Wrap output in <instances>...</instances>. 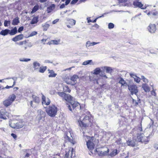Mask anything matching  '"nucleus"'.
<instances>
[{"label": "nucleus", "instance_id": "f257e3e1", "mask_svg": "<svg viewBox=\"0 0 158 158\" xmlns=\"http://www.w3.org/2000/svg\"><path fill=\"white\" fill-rule=\"evenodd\" d=\"M151 120L150 123L143 131L141 124L133 130V135L137 141L146 144L148 142L149 139L154 135L156 129L153 126V121L152 119Z\"/></svg>", "mask_w": 158, "mask_h": 158}, {"label": "nucleus", "instance_id": "f03ea898", "mask_svg": "<svg viewBox=\"0 0 158 158\" xmlns=\"http://www.w3.org/2000/svg\"><path fill=\"white\" fill-rule=\"evenodd\" d=\"M86 114L84 113L83 115H85L83 119L81 120V117L80 120L78 121L79 124L81 127L83 128H86L89 126H91L92 120L91 119V116L89 112L86 110Z\"/></svg>", "mask_w": 158, "mask_h": 158}, {"label": "nucleus", "instance_id": "7ed1b4c3", "mask_svg": "<svg viewBox=\"0 0 158 158\" xmlns=\"http://www.w3.org/2000/svg\"><path fill=\"white\" fill-rule=\"evenodd\" d=\"M88 140L86 141L87 147L90 151L89 155H91L93 154L92 151L94 149L95 145L97 143V140L94 137H88Z\"/></svg>", "mask_w": 158, "mask_h": 158}, {"label": "nucleus", "instance_id": "20e7f679", "mask_svg": "<svg viewBox=\"0 0 158 158\" xmlns=\"http://www.w3.org/2000/svg\"><path fill=\"white\" fill-rule=\"evenodd\" d=\"M57 111V108L55 106H49L46 109L48 114L50 117H54L56 116Z\"/></svg>", "mask_w": 158, "mask_h": 158}, {"label": "nucleus", "instance_id": "39448f33", "mask_svg": "<svg viewBox=\"0 0 158 158\" xmlns=\"http://www.w3.org/2000/svg\"><path fill=\"white\" fill-rule=\"evenodd\" d=\"M94 152L99 156H102L107 155L108 153L109 149L107 148L104 147L97 148L94 150Z\"/></svg>", "mask_w": 158, "mask_h": 158}, {"label": "nucleus", "instance_id": "423d86ee", "mask_svg": "<svg viewBox=\"0 0 158 158\" xmlns=\"http://www.w3.org/2000/svg\"><path fill=\"white\" fill-rule=\"evenodd\" d=\"M128 89L131 92V95L134 94L137 96L138 89L137 86L135 84L129 85H128ZM138 97V96H137Z\"/></svg>", "mask_w": 158, "mask_h": 158}, {"label": "nucleus", "instance_id": "0eeeda50", "mask_svg": "<svg viewBox=\"0 0 158 158\" xmlns=\"http://www.w3.org/2000/svg\"><path fill=\"white\" fill-rule=\"evenodd\" d=\"M78 78V77L76 75H74L70 78L71 81H65V82L68 84L73 85L76 84L77 81V80Z\"/></svg>", "mask_w": 158, "mask_h": 158}, {"label": "nucleus", "instance_id": "6e6552de", "mask_svg": "<svg viewBox=\"0 0 158 158\" xmlns=\"http://www.w3.org/2000/svg\"><path fill=\"white\" fill-rule=\"evenodd\" d=\"M38 113L37 118L39 120H44L45 116L46 113L41 109L38 110Z\"/></svg>", "mask_w": 158, "mask_h": 158}, {"label": "nucleus", "instance_id": "1a4fd4ad", "mask_svg": "<svg viewBox=\"0 0 158 158\" xmlns=\"http://www.w3.org/2000/svg\"><path fill=\"white\" fill-rule=\"evenodd\" d=\"M20 123H15L13 122H11V123H10L9 126L12 128H21L22 127L24 124H22L21 125L20 124Z\"/></svg>", "mask_w": 158, "mask_h": 158}, {"label": "nucleus", "instance_id": "9d476101", "mask_svg": "<svg viewBox=\"0 0 158 158\" xmlns=\"http://www.w3.org/2000/svg\"><path fill=\"white\" fill-rule=\"evenodd\" d=\"M147 28L148 31L151 33H155L156 31V27L155 24H150Z\"/></svg>", "mask_w": 158, "mask_h": 158}, {"label": "nucleus", "instance_id": "9b49d317", "mask_svg": "<svg viewBox=\"0 0 158 158\" xmlns=\"http://www.w3.org/2000/svg\"><path fill=\"white\" fill-rule=\"evenodd\" d=\"M138 1L139 0H136L134 1L133 2V5L135 7H138L141 9L143 10L146 9L147 7L145 6L143 7V5L141 2H139Z\"/></svg>", "mask_w": 158, "mask_h": 158}, {"label": "nucleus", "instance_id": "f8f14e48", "mask_svg": "<svg viewBox=\"0 0 158 158\" xmlns=\"http://www.w3.org/2000/svg\"><path fill=\"white\" fill-rule=\"evenodd\" d=\"M32 98L33 99L32 101H30V105L32 106L33 107V102H34L36 104H38L40 102V98H39L34 95H32Z\"/></svg>", "mask_w": 158, "mask_h": 158}, {"label": "nucleus", "instance_id": "ddd939ff", "mask_svg": "<svg viewBox=\"0 0 158 158\" xmlns=\"http://www.w3.org/2000/svg\"><path fill=\"white\" fill-rule=\"evenodd\" d=\"M72 108H73V110L76 109V110L77 109L80 110L81 108V106L80 104L77 102H74L73 101H72V103H70Z\"/></svg>", "mask_w": 158, "mask_h": 158}, {"label": "nucleus", "instance_id": "4468645a", "mask_svg": "<svg viewBox=\"0 0 158 158\" xmlns=\"http://www.w3.org/2000/svg\"><path fill=\"white\" fill-rule=\"evenodd\" d=\"M42 94V104L46 105H48L50 103V101L49 98H46L45 96L43 94Z\"/></svg>", "mask_w": 158, "mask_h": 158}, {"label": "nucleus", "instance_id": "2eb2a0df", "mask_svg": "<svg viewBox=\"0 0 158 158\" xmlns=\"http://www.w3.org/2000/svg\"><path fill=\"white\" fill-rule=\"evenodd\" d=\"M23 38V35L22 34H21L15 36V37L13 38L12 40L13 41L16 42L22 40Z\"/></svg>", "mask_w": 158, "mask_h": 158}, {"label": "nucleus", "instance_id": "dca6fc26", "mask_svg": "<svg viewBox=\"0 0 158 158\" xmlns=\"http://www.w3.org/2000/svg\"><path fill=\"white\" fill-rule=\"evenodd\" d=\"M66 101L68 102L72 103L73 100V98L69 94H67L65 95L64 98Z\"/></svg>", "mask_w": 158, "mask_h": 158}, {"label": "nucleus", "instance_id": "f3484780", "mask_svg": "<svg viewBox=\"0 0 158 158\" xmlns=\"http://www.w3.org/2000/svg\"><path fill=\"white\" fill-rule=\"evenodd\" d=\"M73 150L66 152L64 158H73Z\"/></svg>", "mask_w": 158, "mask_h": 158}, {"label": "nucleus", "instance_id": "a211bd4d", "mask_svg": "<svg viewBox=\"0 0 158 158\" xmlns=\"http://www.w3.org/2000/svg\"><path fill=\"white\" fill-rule=\"evenodd\" d=\"M10 30L8 29H5L2 30L0 32V35L5 36L9 34Z\"/></svg>", "mask_w": 158, "mask_h": 158}, {"label": "nucleus", "instance_id": "6ab92c4d", "mask_svg": "<svg viewBox=\"0 0 158 158\" xmlns=\"http://www.w3.org/2000/svg\"><path fill=\"white\" fill-rule=\"evenodd\" d=\"M17 28L16 27H15L11 30H10L9 34L10 35H14L17 33Z\"/></svg>", "mask_w": 158, "mask_h": 158}, {"label": "nucleus", "instance_id": "aec40b11", "mask_svg": "<svg viewBox=\"0 0 158 158\" xmlns=\"http://www.w3.org/2000/svg\"><path fill=\"white\" fill-rule=\"evenodd\" d=\"M12 102L10 101V100L8 98L3 102V104L4 106L6 107L10 106Z\"/></svg>", "mask_w": 158, "mask_h": 158}, {"label": "nucleus", "instance_id": "412c9836", "mask_svg": "<svg viewBox=\"0 0 158 158\" xmlns=\"http://www.w3.org/2000/svg\"><path fill=\"white\" fill-rule=\"evenodd\" d=\"M55 5L54 4H52L47 8V11L48 13L51 12L55 8Z\"/></svg>", "mask_w": 158, "mask_h": 158}, {"label": "nucleus", "instance_id": "4be33fe9", "mask_svg": "<svg viewBox=\"0 0 158 158\" xmlns=\"http://www.w3.org/2000/svg\"><path fill=\"white\" fill-rule=\"evenodd\" d=\"M6 111L5 110H1L0 111V118L4 119H6V117L5 116L6 114Z\"/></svg>", "mask_w": 158, "mask_h": 158}, {"label": "nucleus", "instance_id": "5701e85b", "mask_svg": "<svg viewBox=\"0 0 158 158\" xmlns=\"http://www.w3.org/2000/svg\"><path fill=\"white\" fill-rule=\"evenodd\" d=\"M99 42H93L91 43L90 41H88L86 43L85 46L86 48H88L90 46H94L96 44H99Z\"/></svg>", "mask_w": 158, "mask_h": 158}, {"label": "nucleus", "instance_id": "b1692460", "mask_svg": "<svg viewBox=\"0 0 158 158\" xmlns=\"http://www.w3.org/2000/svg\"><path fill=\"white\" fill-rule=\"evenodd\" d=\"M48 71L49 72L48 73H49L48 75L49 77H54L57 75V74L55 73L54 72L53 70H50L48 69Z\"/></svg>", "mask_w": 158, "mask_h": 158}, {"label": "nucleus", "instance_id": "393cba45", "mask_svg": "<svg viewBox=\"0 0 158 158\" xmlns=\"http://www.w3.org/2000/svg\"><path fill=\"white\" fill-rule=\"evenodd\" d=\"M40 64L37 61H35L33 63V67L35 70H36L39 69Z\"/></svg>", "mask_w": 158, "mask_h": 158}, {"label": "nucleus", "instance_id": "a878e982", "mask_svg": "<svg viewBox=\"0 0 158 158\" xmlns=\"http://www.w3.org/2000/svg\"><path fill=\"white\" fill-rule=\"evenodd\" d=\"M82 64L84 65H94V63L93 61L92 60H86L84 61L83 63Z\"/></svg>", "mask_w": 158, "mask_h": 158}, {"label": "nucleus", "instance_id": "bb28decb", "mask_svg": "<svg viewBox=\"0 0 158 158\" xmlns=\"http://www.w3.org/2000/svg\"><path fill=\"white\" fill-rule=\"evenodd\" d=\"M142 88L146 92H149L150 91V89L149 86L146 84H142Z\"/></svg>", "mask_w": 158, "mask_h": 158}, {"label": "nucleus", "instance_id": "cd10ccee", "mask_svg": "<svg viewBox=\"0 0 158 158\" xmlns=\"http://www.w3.org/2000/svg\"><path fill=\"white\" fill-rule=\"evenodd\" d=\"M19 18L18 17H16L14 19L12 22V24L14 25H16L19 23Z\"/></svg>", "mask_w": 158, "mask_h": 158}, {"label": "nucleus", "instance_id": "c85d7f7f", "mask_svg": "<svg viewBox=\"0 0 158 158\" xmlns=\"http://www.w3.org/2000/svg\"><path fill=\"white\" fill-rule=\"evenodd\" d=\"M119 83L121 84V86H126L127 85V84L126 81L122 77L120 78V80L119 81Z\"/></svg>", "mask_w": 158, "mask_h": 158}, {"label": "nucleus", "instance_id": "c756f323", "mask_svg": "<svg viewBox=\"0 0 158 158\" xmlns=\"http://www.w3.org/2000/svg\"><path fill=\"white\" fill-rule=\"evenodd\" d=\"M60 42V40H52L50 42H48V44L49 45H51V44L58 45L59 44Z\"/></svg>", "mask_w": 158, "mask_h": 158}, {"label": "nucleus", "instance_id": "7c9ffc66", "mask_svg": "<svg viewBox=\"0 0 158 158\" xmlns=\"http://www.w3.org/2000/svg\"><path fill=\"white\" fill-rule=\"evenodd\" d=\"M104 69L106 70V72L107 73H111L112 72L113 69L110 67L104 66Z\"/></svg>", "mask_w": 158, "mask_h": 158}, {"label": "nucleus", "instance_id": "2f4dec72", "mask_svg": "<svg viewBox=\"0 0 158 158\" xmlns=\"http://www.w3.org/2000/svg\"><path fill=\"white\" fill-rule=\"evenodd\" d=\"M127 145L131 147H134L135 145V143L133 140H128L127 141Z\"/></svg>", "mask_w": 158, "mask_h": 158}, {"label": "nucleus", "instance_id": "473e14b6", "mask_svg": "<svg viewBox=\"0 0 158 158\" xmlns=\"http://www.w3.org/2000/svg\"><path fill=\"white\" fill-rule=\"evenodd\" d=\"M63 91L64 92L70 93L71 90L69 89V87L66 85L63 86Z\"/></svg>", "mask_w": 158, "mask_h": 158}, {"label": "nucleus", "instance_id": "72a5a7b5", "mask_svg": "<svg viewBox=\"0 0 158 158\" xmlns=\"http://www.w3.org/2000/svg\"><path fill=\"white\" fill-rule=\"evenodd\" d=\"M38 18L37 17H34L31 22V24H33L37 23L38 21Z\"/></svg>", "mask_w": 158, "mask_h": 158}, {"label": "nucleus", "instance_id": "f704fd0d", "mask_svg": "<svg viewBox=\"0 0 158 158\" xmlns=\"http://www.w3.org/2000/svg\"><path fill=\"white\" fill-rule=\"evenodd\" d=\"M67 21L69 22V23L72 26H74L76 24V21L74 19H67Z\"/></svg>", "mask_w": 158, "mask_h": 158}, {"label": "nucleus", "instance_id": "c9c22d12", "mask_svg": "<svg viewBox=\"0 0 158 158\" xmlns=\"http://www.w3.org/2000/svg\"><path fill=\"white\" fill-rule=\"evenodd\" d=\"M16 96L14 94H12L10 95L8 98L10 100V101L12 103L16 99Z\"/></svg>", "mask_w": 158, "mask_h": 158}, {"label": "nucleus", "instance_id": "e433bc0d", "mask_svg": "<svg viewBox=\"0 0 158 158\" xmlns=\"http://www.w3.org/2000/svg\"><path fill=\"white\" fill-rule=\"evenodd\" d=\"M50 25L48 24L45 23L44 24L42 25V27L44 31H46L48 28H49Z\"/></svg>", "mask_w": 158, "mask_h": 158}, {"label": "nucleus", "instance_id": "4c0bfd02", "mask_svg": "<svg viewBox=\"0 0 158 158\" xmlns=\"http://www.w3.org/2000/svg\"><path fill=\"white\" fill-rule=\"evenodd\" d=\"M118 153V152L117 150L115 149L110 153V155L111 157H113L117 154Z\"/></svg>", "mask_w": 158, "mask_h": 158}, {"label": "nucleus", "instance_id": "58836bf2", "mask_svg": "<svg viewBox=\"0 0 158 158\" xmlns=\"http://www.w3.org/2000/svg\"><path fill=\"white\" fill-rule=\"evenodd\" d=\"M101 69L99 68H97L94 70V74L95 75H98L101 72Z\"/></svg>", "mask_w": 158, "mask_h": 158}, {"label": "nucleus", "instance_id": "ea45409f", "mask_svg": "<svg viewBox=\"0 0 158 158\" xmlns=\"http://www.w3.org/2000/svg\"><path fill=\"white\" fill-rule=\"evenodd\" d=\"M47 68L46 66H41L40 67L39 71L40 73H43L46 70Z\"/></svg>", "mask_w": 158, "mask_h": 158}, {"label": "nucleus", "instance_id": "a19ab883", "mask_svg": "<svg viewBox=\"0 0 158 158\" xmlns=\"http://www.w3.org/2000/svg\"><path fill=\"white\" fill-rule=\"evenodd\" d=\"M39 6L38 5H35L32 9L31 11V13H33L39 9Z\"/></svg>", "mask_w": 158, "mask_h": 158}, {"label": "nucleus", "instance_id": "79ce46f5", "mask_svg": "<svg viewBox=\"0 0 158 158\" xmlns=\"http://www.w3.org/2000/svg\"><path fill=\"white\" fill-rule=\"evenodd\" d=\"M20 61L21 62H28L31 60V59L29 58H20L19 59Z\"/></svg>", "mask_w": 158, "mask_h": 158}, {"label": "nucleus", "instance_id": "37998d69", "mask_svg": "<svg viewBox=\"0 0 158 158\" xmlns=\"http://www.w3.org/2000/svg\"><path fill=\"white\" fill-rule=\"evenodd\" d=\"M58 94L60 96L63 97L64 98L65 97V95H66L67 94H65L64 92H58Z\"/></svg>", "mask_w": 158, "mask_h": 158}, {"label": "nucleus", "instance_id": "c03bdc74", "mask_svg": "<svg viewBox=\"0 0 158 158\" xmlns=\"http://www.w3.org/2000/svg\"><path fill=\"white\" fill-rule=\"evenodd\" d=\"M26 41L25 40L22 41H20L19 42H17L16 43V44L19 45H22L23 44H26Z\"/></svg>", "mask_w": 158, "mask_h": 158}, {"label": "nucleus", "instance_id": "a18cd8bd", "mask_svg": "<svg viewBox=\"0 0 158 158\" xmlns=\"http://www.w3.org/2000/svg\"><path fill=\"white\" fill-rule=\"evenodd\" d=\"M114 25L112 23H109L108 25V28L109 29H111L114 28Z\"/></svg>", "mask_w": 158, "mask_h": 158}, {"label": "nucleus", "instance_id": "49530a36", "mask_svg": "<svg viewBox=\"0 0 158 158\" xmlns=\"http://www.w3.org/2000/svg\"><path fill=\"white\" fill-rule=\"evenodd\" d=\"M10 21L5 20L4 22V25L5 27H7L8 24L10 25Z\"/></svg>", "mask_w": 158, "mask_h": 158}, {"label": "nucleus", "instance_id": "de8ad7c7", "mask_svg": "<svg viewBox=\"0 0 158 158\" xmlns=\"http://www.w3.org/2000/svg\"><path fill=\"white\" fill-rule=\"evenodd\" d=\"M141 79L143 80L144 82L146 83L148 82V80L143 76H141Z\"/></svg>", "mask_w": 158, "mask_h": 158}, {"label": "nucleus", "instance_id": "09e8293b", "mask_svg": "<svg viewBox=\"0 0 158 158\" xmlns=\"http://www.w3.org/2000/svg\"><path fill=\"white\" fill-rule=\"evenodd\" d=\"M117 143L118 144H121L122 146H125V143H122V141L121 139H118L116 141Z\"/></svg>", "mask_w": 158, "mask_h": 158}, {"label": "nucleus", "instance_id": "8fccbe9b", "mask_svg": "<svg viewBox=\"0 0 158 158\" xmlns=\"http://www.w3.org/2000/svg\"><path fill=\"white\" fill-rule=\"evenodd\" d=\"M140 78L137 76L134 79V81L138 83L140 82Z\"/></svg>", "mask_w": 158, "mask_h": 158}, {"label": "nucleus", "instance_id": "3c124183", "mask_svg": "<svg viewBox=\"0 0 158 158\" xmlns=\"http://www.w3.org/2000/svg\"><path fill=\"white\" fill-rule=\"evenodd\" d=\"M37 32L36 31H33L30 35L29 36L32 37L37 34Z\"/></svg>", "mask_w": 158, "mask_h": 158}, {"label": "nucleus", "instance_id": "603ef678", "mask_svg": "<svg viewBox=\"0 0 158 158\" xmlns=\"http://www.w3.org/2000/svg\"><path fill=\"white\" fill-rule=\"evenodd\" d=\"M130 75L131 77H133L134 79L137 77L136 75L135 74L132 73H130Z\"/></svg>", "mask_w": 158, "mask_h": 158}, {"label": "nucleus", "instance_id": "864d4df0", "mask_svg": "<svg viewBox=\"0 0 158 158\" xmlns=\"http://www.w3.org/2000/svg\"><path fill=\"white\" fill-rule=\"evenodd\" d=\"M23 26L21 27H19L18 30V31L19 33H21V31H22L23 29Z\"/></svg>", "mask_w": 158, "mask_h": 158}, {"label": "nucleus", "instance_id": "5fc2aeb1", "mask_svg": "<svg viewBox=\"0 0 158 158\" xmlns=\"http://www.w3.org/2000/svg\"><path fill=\"white\" fill-rule=\"evenodd\" d=\"M12 79L14 80V81H17V77H9V78H6V79Z\"/></svg>", "mask_w": 158, "mask_h": 158}, {"label": "nucleus", "instance_id": "6e6d98bb", "mask_svg": "<svg viewBox=\"0 0 158 158\" xmlns=\"http://www.w3.org/2000/svg\"><path fill=\"white\" fill-rule=\"evenodd\" d=\"M133 104L135 106H137L138 105V102L136 100L133 99Z\"/></svg>", "mask_w": 158, "mask_h": 158}, {"label": "nucleus", "instance_id": "4d7b16f0", "mask_svg": "<svg viewBox=\"0 0 158 158\" xmlns=\"http://www.w3.org/2000/svg\"><path fill=\"white\" fill-rule=\"evenodd\" d=\"M103 16V15H102V16H99L98 17L96 18L93 21H92V22L93 23H95L96 22V21L97 19H98V18H101Z\"/></svg>", "mask_w": 158, "mask_h": 158}, {"label": "nucleus", "instance_id": "13d9d810", "mask_svg": "<svg viewBox=\"0 0 158 158\" xmlns=\"http://www.w3.org/2000/svg\"><path fill=\"white\" fill-rule=\"evenodd\" d=\"M78 0H73L71 2V4H74L78 1Z\"/></svg>", "mask_w": 158, "mask_h": 158}, {"label": "nucleus", "instance_id": "bf43d9fd", "mask_svg": "<svg viewBox=\"0 0 158 158\" xmlns=\"http://www.w3.org/2000/svg\"><path fill=\"white\" fill-rule=\"evenodd\" d=\"M59 19H55L54 21H53L52 22V23L53 24H56V23H57V22H58Z\"/></svg>", "mask_w": 158, "mask_h": 158}, {"label": "nucleus", "instance_id": "052dcab7", "mask_svg": "<svg viewBox=\"0 0 158 158\" xmlns=\"http://www.w3.org/2000/svg\"><path fill=\"white\" fill-rule=\"evenodd\" d=\"M158 14V12L157 11H154L152 13V15L154 16H156Z\"/></svg>", "mask_w": 158, "mask_h": 158}, {"label": "nucleus", "instance_id": "680f3d73", "mask_svg": "<svg viewBox=\"0 0 158 158\" xmlns=\"http://www.w3.org/2000/svg\"><path fill=\"white\" fill-rule=\"evenodd\" d=\"M68 109H69V110L70 111H72V106H71V104H70V105H68Z\"/></svg>", "mask_w": 158, "mask_h": 158}, {"label": "nucleus", "instance_id": "e2e57ef3", "mask_svg": "<svg viewBox=\"0 0 158 158\" xmlns=\"http://www.w3.org/2000/svg\"><path fill=\"white\" fill-rule=\"evenodd\" d=\"M127 0H118V2L119 3L126 2Z\"/></svg>", "mask_w": 158, "mask_h": 158}, {"label": "nucleus", "instance_id": "0e129e2a", "mask_svg": "<svg viewBox=\"0 0 158 158\" xmlns=\"http://www.w3.org/2000/svg\"><path fill=\"white\" fill-rule=\"evenodd\" d=\"M11 135L14 138V139H15L17 138V136L16 135L14 134V133H12L11 134Z\"/></svg>", "mask_w": 158, "mask_h": 158}, {"label": "nucleus", "instance_id": "69168bd1", "mask_svg": "<svg viewBox=\"0 0 158 158\" xmlns=\"http://www.w3.org/2000/svg\"><path fill=\"white\" fill-rule=\"evenodd\" d=\"M71 0H66L65 1V5H67L70 2Z\"/></svg>", "mask_w": 158, "mask_h": 158}, {"label": "nucleus", "instance_id": "338daca9", "mask_svg": "<svg viewBox=\"0 0 158 158\" xmlns=\"http://www.w3.org/2000/svg\"><path fill=\"white\" fill-rule=\"evenodd\" d=\"M151 93L152 94V95H153L154 96H155L156 95L155 92V91H154V90H152V91H151Z\"/></svg>", "mask_w": 158, "mask_h": 158}, {"label": "nucleus", "instance_id": "774afa93", "mask_svg": "<svg viewBox=\"0 0 158 158\" xmlns=\"http://www.w3.org/2000/svg\"><path fill=\"white\" fill-rule=\"evenodd\" d=\"M65 6V5L64 4H62V5H61L60 6V9H62Z\"/></svg>", "mask_w": 158, "mask_h": 158}]
</instances>
